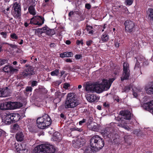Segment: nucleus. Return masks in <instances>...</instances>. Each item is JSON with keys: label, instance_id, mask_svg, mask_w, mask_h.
Wrapping results in <instances>:
<instances>
[{"label": "nucleus", "instance_id": "f257e3e1", "mask_svg": "<svg viewBox=\"0 0 153 153\" xmlns=\"http://www.w3.org/2000/svg\"><path fill=\"white\" fill-rule=\"evenodd\" d=\"M114 80V78L110 79L108 80L104 79L101 83L96 82L94 83V92L100 93L104 90H108Z\"/></svg>", "mask_w": 153, "mask_h": 153}, {"label": "nucleus", "instance_id": "f03ea898", "mask_svg": "<svg viewBox=\"0 0 153 153\" xmlns=\"http://www.w3.org/2000/svg\"><path fill=\"white\" fill-rule=\"evenodd\" d=\"M79 104L75 94L70 93L68 94L65 101L64 106L66 108H74Z\"/></svg>", "mask_w": 153, "mask_h": 153}, {"label": "nucleus", "instance_id": "7ed1b4c3", "mask_svg": "<svg viewBox=\"0 0 153 153\" xmlns=\"http://www.w3.org/2000/svg\"><path fill=\"white\" fill-rule=\"evenodd\" d=\"M90 144L91 147L97 151L101 149L104 145L103 139L97 135L93 136L90 140Z\"/></svg>", "mask_w": 153, "mask_h": 153}, {"label": "nucleus", "instance_id": "20e7f679", "mask_svg": "<svg viewBox=\"0 0 153 153\" xmlns=\"http://www.w3.org/2000/svg\"><path fill=\"white\" fill-rule=\"evenodd\" d=\"M36 123L39 128L45 129L51 124V120L48 114H45L42 117L38 118Z\"/></svg>", "mask_w": 153, "mask_h": 153}, {"label": "nucleus", "instance_id": "39448f33", "mask_svg": "<svg viewBox=\"0 0 153 153\" xmlns=\"http://www.w3.org/2000/svg\"><path fill=\"white\" fill-rule=\"evenodd\" d=\"M37 150L36 153H53L55 151V148L48 144H42L37 146L35 148Z\"/></svg>", "mask_w": 153, "mask_h": 153}, {"label": "nucleus", "instance_id": "423d86ee", "mask_svg": "<svg viewBox=\"0 0 153 153\" xmlns=\"http://www.w3.org/2000/svg\"><path fill=\"white\" fill-rule=\"evenodd\" d=\"M6 114L5 119V123L6 124L9 125L12 123L16 122L19 120V114H18L7 112Z\"/></svg>", "mask_w": 153, "mask_h": 153}, {"label": "nucleus", "instance_id": "0eeeda50", "mask_svg": "<svg viewBox=\"0 0 153 153\" xmlns=\"http://www.w3.org/2000/svg\"><path fill=\"white\" fill-rule=\"evenodd\" d=\"M21 8L20 5L17 2L13 3L12 10V14L15 18L20 17L21 15Z\"/></svg>", "mask_w": 153, "mask_h": 153}, {"label": "nucleus", "instance_id": "6e6552de", "mask_svg": "<svg viewBox=\"0 0 153 153\" xmlns=\"http://www.w3.org/2000/svg\"><path fill=\"white\" fill-rule=\"evenodd\" d=\"M130 75L129 65L127 62L123 64V72L121 77V80L123 81L128 78Z\"/></svg>", "mask_w": 153, "mask_h": 153}, {"label": "nucleus", "instance_id": "1a4fd4ad", "mask_svg": "<svg viewBox=\"0 0 153 153\" xmlns=\"http://www.w3.org/2000/svg\"><path fill=\"white\" fill-rule=\"evenodd\" d=\"M126 31L127 32L131 33L133 32L135 29V23L132 21L127 20L124 24Z\"/></svg>", "mask_w": 153, "mask_h": 153}, {"label": "nucleus", "instance_id": "9d476101", "mask_svg": "<svg viewBox=\"0 0 153 153\" xmlns=\"http://www.w3.org/2000/svg\"><path fill=\"white\" fill-rule=\"evenodd\" d=\"M34 74L33 68L32 67H29V68H25L24 71L20 73L21 77L26 78Z\"/></svg>", "mask_w": 153, "mask_h": 153}, {"label": "nucleus", "instance_id": "9b49d317", "mask_svg": "<svg viewBox=\"0 0 153 153\" xmlns=\"http://www.w3.org/2000/svg\"><path fill=\"white\" fill-rule=\"evenodd\" d=\"M44 19L41 16H34L31 19L30 24L41 26L44 23Z\"/></svg>", "mask_w": 153, "mask_h": 153}, {"label": "nucleus", "instance_id": "f8f14e48", "mask_svg": "<svg viewBox=\"0 0 153 153\" xmlns=\"http://www.w3.org/2000/svg\"><path fill=\"white\" fill-rule=\"evenodd\" d=\"M85 143V139L82 138H79L72 141V146L76 148L81 147Z\"/></svg>", "mask_w": 153, "mask_h": 153}, {"label": "nucleus", "instance_id": "ddd939ff", "mask_svg": "<svg viewBox=\"0 0 153 153\" xmlns=\"http://www.w3.org/2000/svg\"><path fill=\"white\" fill-rule=\"evenodd\" d=\"M17 102H8L0 103V109L1 110H7L10 109L13 105H16Z\"/></svg>", "mask_w": 153, "mask_h": 153}, {"label": "nucleus", "instance_id": "4468645a", "mask_svg": "<svg viewBox=\"0 0 153 153\" xmlns=\"http://www.w3.org/2000/svg\"><path fill=\"white\" fill-rule=\"evenodd\" d=\"M15 148L16 151L19 153H27L28 151L26 145L25 143L18 144L16 146Z\"/></svg>", "mask_w": 153, "mask_h": 153}, {"label": "nucleus", "instance_id": "2eb2a0df", "mask_svg": "<svg viewBox=\"0 0 153 153\" xmlns=\"http://www.w3.org/2000/svg\"><path fill=\"white\" fill-rule=\"evenodd\" d=\"M85 90L88 93L94 92V83L87 82L85 84L83 85Z\"/></svg>", "mask_w": 153, "mask_h": 153}, {"label": "nucleus", "instance_id": "dca6fc26", "mask_svg": "<svg viewBox=\"0 0 153 153\" xmlns=\"http://www.w3.org/2000/svg\"><path fill=\"white\" fill-rule=\"evenodd\" d=\"M15 137L17 141L22 142L24 140L25 136L23 132L19 131L16 134Z\"/></svg>", "mask_w": 153, "mask_h": 153}, {"label": "nucleus", "instance_id": "f3484780", "mask_svg": "<svg viewBox=\"0 0 153 153\" xmlns=\"http://www.w3.org/2000/svg\"><path fill=\"white\" fill-rule=\"evenodd\" d=\"M86 98L88 101L91 102H94L99 99L98 97L94 94H88L87 95Z\"/></svg>", "mask_w": 153, "mask_h": 153}, {"label": "nucleus", "instance_id": "a211bd4d", "mask_svg": "<svg viewBox=\"0 0 153 153\" xmlns=\"http://www.w3.org/2000/svg\"><path fill=\"white\" fill-rule=\"evenodd\" d=\"M120 114L124 117L126 120H129L131 117L130 112L128 111H120Z\"/></svg>", "mask_w": 153, "mask_h": 153}, {"label": "nucleus", "instance_id": "6ab92c4d", "mask_svg": "<svg viewBox=\"0 0 153 153\" xmlns=\"http://www.w3.org/2000/svg\"><path fill=\"white\" fill-rule=\"evenodd\" d=\"M109 40V36L107 33H103L101 36L100 42L102 43L107 42Z\"/></svg>", "mask_w": 153, "mask_h": 153}, {"label": "nucleus", "instance_id": "aec40b11", "mask_svg": "<svg viewBox=\"0 0 153 153\" xmlns=\"http://www.w3.org/2000/svg\"><path fill=\"white\" fill-rule=\"evenodd\" d=\"M88 127L90 129L94 131H97L98 130L97 125L94 123H91L88 125Z\"/></svg>", "mask_w": 153, "mask_h": 153}, {"label": "nucleus", "instance_id": "412c9836", "mask_svg": "<svg viewBox=\"0 0 153 153\" xmlns=\"http://www.w3.org/2000/svg\"><path fill=\"white\" fill-rule=\"evenodd\" d=\"M145 89L147 94H153V82L151 83L148 87L146 88Z\"/></svg>", "mask_w": 153, "mask_h": 153}, {"label": "nucleus", "instance_id": "4be33fe9", "mask_svg": "<svg viewBox=\"0 0 153 153\" xmlns=\"http://www.w3.org/2000/svg\"><path fill=\"white\" fill-rule=\"evenodd\" d=\"M73 53L71 52H66L61 53L60 54V56L62 58L65 57H71L73 56Z\"/></svg>", "mask_w": 153, "mask_h": 153}, {"label": "nucleus", "instance_id": "5701e85b", "mask_svg": "<svg viewBox=\"0 0 153 153\" xmlns=\"http://www.w3.org/2000/svg\"><path fill=\"white\" fill-rule=\"evenodd\" d=\"M147 15L148 19L150 20L153 19V9L151 8H148L147 11Z\"/></svg>", "mask_w": 153, "mask_h": 153}, {"label": "nucleus", "instance_id": "b1692460", "mask_svg": "<svg viewBox=\"0 0 153 153\" xmlns=\"http://www.w3.org/2000/svg\"><path fill=\"white\" fill-rule=\"evenodd\" d=\"M96 151L94 149L91 147L87 146L84 148V153H92Z\"/></svg>", "mask_w": 153, "mask_h": 153}, {"label": "nucleus", "instance_id": "393cba45", "mask_svg": "<svg viewBox=\"0 0 153 153\" xmlns=\"http://www.w3.org/2000/svg\"><path fill=\"white\" fill-rule=\"evenodd\" d=\"M86 30L89 34L92 35L95 31V29L93 27L90 25L87 26Z\"/></svg>", "mask_w": 153, "mask_h": 153}, {"label": "nucleus", "instance_id": "a878e982", "mask_svg": "<svg viewBox=\"0 0 153 153\" xmlns=\"http://www.w3.org/2000/svg\"><path fill=\"white\" fill-rule=\"evenodd\" d=\"M3 92L2 97H6L10 95V91L8 87H6L5 88H3Z\"/></svg>", "mask_w": 153, "mask_h": 153}, {"label": "nucleus", "instance_id": "bb28decb", "mask_svg": "<svg viewBox=\"0 0 153 153\" xmlns=\"http://www.w3.org/2000/svg\"><path fill=\"white\" fill-rule=\"evenodd\" d=\"M46 34L49 36H52L55 33V32L53 29H50L46 27L45 30Z\"/></svg>", "mask_w": 153, "mask_h": 153}, {"label": "nucleus", "instance_id": "cd10ccee", "mask_svg": "<svg viewBox=\"0 0 153 153\" xmlns=\"http://www.w3.org/2000/svg\"><path fill=\"white\" fill-rule=\"evenodd\" d=\"M126 124V123L122 122L121 123L118 124L117 126L123 128L127 130H130V128Z\"/></svg>", "mask_w": 153, "mask_h": 153}, {"label": "nucleus", "instance_id": "c85d7f7f", "mask_svg": "<svg viewBox=\"0 0 153 153\" xmlns=\"http://www.w3.org/2000/svg\"><path fill=\"white\" fill-rule=\"evenodd\" d=\"M29 13L31 15H35L36 14V12L34 7L33 6H30L28 9Z\"/></svg>", "mask_w": 153, "mask_h": 153}, {"label": "nucleus", "instance_id": "c756f323", "mask_svg": "<svg viewBox=\"0 0 153 153\" xmlns=\"http://www.w3.org/2000/svg\"><path fill=\"white\" fill-rule=\"evenodd\" d=\"M132 90L133 91V95L135 97H136L137 96V92L141 91L142 89L141 88H135L134 89V88H132Z\"/></svg>", "mask_w": 153, "mask_h": 153}, {"label": "nucleus", "instance_id": "7c9ffc66", "mask_svg": "<svg viewBox=\"0 0 153 153\" xmlns=\"http://www.w3.org/2000/svg\"><path fill=\"white\" fill-rule=\"evenodd\" d=\"M133 2V0H125V4L126 6H129L132 4Z\"/></svg>", "mask_w": 153, "mask_h": 153}, {"label": "nucleus", "instance_id": "2f4dec72", "mask_svg": "<svg viewBox=\"0 0 153 153\" xmlns=\"http://www.w3.org/2000/svg\"><path fill=\"white\" fill-rule=\"evenodd\" d=\"M10 66L9 65H6L5 66L3 69V71L7 73H9L10 72Z\"/></svg>", "mask_w": 153, "mask_h": 153}, {"label": "nucleus", "instance_id": "473e14b6", "mask_svg": "<svg viewBox=\"0 0 153 153\" xmlns=\"http://www.w3.org/2000/svg\"><path fill=\"white\" fill-rule=\"evenodd\" d=\"M59 73V70L58 69H56L54 71H52L51 73V74L52 76H57Z\"/></svg>", "mask_w": 153, "mask_h": 153}, {"label": "nucleus", "instance_id": "72a5a7b5", "mask_svg": "<svg viewBox=\"0 0 153 153\" xmlns=\"http://www.w3.org/2000/svg\"><path fill=\"white\" fill-rule=\"evenodd\" d=\"M8 60L7 59H0V65H4L7 63Z\"/></svg>", "mask_w": 153, "mask_h": 153}, {"label": "nucleus", "instance_id": "f704fd0d", "mask_svg": "<svg viewBox=\"0 0 153 153\" xmlns=\"http://www.w3.org/2000/svg\"><path fill=\"white\" fill-rule=\"evenodd\" d=\"M109 129L108 128H106L104 131L105 134H106L108 137H110L111 135L110 133L109 132L110 131Z\"/></svg>", "mask_w": 153, "mask_h": 153}, {"label": "nucleus", "instance_id": "c9c22d12", "mask_svg": "<svg viewBox=\"0 0 153 153\" xmlns=\"http://www.w3.org/2000/svg\"><path fill=\"white\" fill-rule=\"evenodd\" d=\"M46 29V27H43L41 29H38V32L39 33H42L45 32V30Z\"/></svg>", "mask_w": 153, "mask_h": 153}, {"label": "nucleus", "instance_id": "e433bc0d", "mask_svg": "<svg viewBox=\"0 0 153 153\" xmlns=\"http://www.w3.org/2000/svg\"><path fill=\"white\" fill-rule=\"evenodd\" d=\"M11 37L13 39H18V36L15 33H13L10 35Z\"/></svg>", "mask_w": 153, "mask_h": 153}, {"label": "nucleus", "instance_id": "4c0bfd02", "mask_svg": "<svg viewBox=\"0 0 153 153\" xmlns=\"http://www.w3.org/2000/svg\"><path fill=\"white\" fill-rule=\"evenodd\" d=\"M70 86V85L69 84L67 83H65L64 85L63 88L65 89H67Z\"/></svg>", "mask_w": 153, "mask_h": 153}, {"label": "nucleus", "instance_id": "58836bf2", "mask_svg": "<svg viewBox=\"0 0 153 153\" xmlns=\"http://www.w3.org/2000/svg\"><path fill=\"white\" fill-rule=\"evenodd\" d=\"M76 13L74 11H71L68 14V16L70 17H72V16H74L75 14Z\"/></svg>", "mask_w": 153, "mask_h": 153}, {"label": "nucleus", "instance_id": "ea45409f", "mask_svg": "<svg viewBox=\"0 0 153 153\" xmlns=\"http://www.w3.org/2000/svg\"><path fill=\"white\" fill-rule=\"evenodd\" d=\"M145 60V59L142 56L141 57H138L137 59V61L138 62H144Z\"/></svg>", "mask_w": 153, "mask_h": 153}, {"label": "nucleus", "instance_id": "a19ab883", "mask_svg": "<svg viewBox=\"0 0 153 153\" xmlns=\"http://www.w3.org/2000/svg\"><path fill=\"white\" fill-rule=\"evenodd\" d=\"M10 72H14L17 71V69L14 68H13V67L11 66H10Z\"/></svg>", "mask_w": 153, "mask_h": 153}, {"label": "nucleus", "instance_id": "79ce46f5", "mask_svg": "<svg viewBox=\"0 0 153 153\" xmlns=\"http://www.w3.org/2000/svg\"><path fill=\"white\" fill-rule=\"evenodd\" d=\"M8 45L11 48L16 49L17 48V46L15 44H8Z\"/></svg>", "mask_w": 153, "mask_h": 153}, {"label": "nucleus", "instance_id": "37998d69", "mask_svg": "<svg viewBox=\"0 0 153 153\" xmlns=\"http://www.w3.org/2000/svg\"><path fill=\"white\" fill-rule=\"evenodd\" d=\"M0 34L2 36V37L5 38L7 37V33L6 32H2L0 33Z\"/></svg>", "mask_w": 153, "mask_h": 153}, {"label": "nucleus", "instance_id": "c03bdc74", "mask_svg": "<svg viewBox=\"0 0 153 153\" xmlns=\"http://www.w3.org/2000/svg\"><path fill=\"white\" fill-rule=\"evenodd\" d=\"M140 62H138L137 61L136 63L135 64V67H134V69H137V68H139V67H140Z\"/></svg>", "mask_w": 153, "mask_h": 153}, {"label": "nucleus", "instance_id": "a18cd8bd", "mask_svg": "<svg viewBox=\"0 0 153 153\" xmlns=\"http://www.w3.org/2000/svg\"><path fill=\"white\" fill-rule=\"evenodd\" d=\"M82 57V56L81 54H76L75 56V58L77 59H80Z\"/></svg>", "mask_w": 153, "mask_h": 153}, {"label": "nucleus", "instance_id": "49530a36", "mask_svg": "<svg viewBox=\"0 0 153 153\" xmlns=\"http://www.w3.org/2000/svg\"><path fill=\"white\" fill-rule=\"evenodd\" d=\"M93 41L92 40H90L87 41L86 45L87 46L90 45L92 43Z\"/></svg>", "mask_w": 153, "mask_h": 153}, {"label": "nucleus", "instance_id": "de8ad7c7", "mask_svg": "<svg viewBox=\"0 0 153 153\" xmlns=\"http://www.w3.org/2000/svg\"><path fill=\"white\" fill-rule=\"evenodd\" d=\"M32 90V88L30 87H27L26 88V91H31Z\"/></svg>", "mask_w": 153, "mask_h": 153}, {"label": "nucleus", "instance_id": "09e8293b", "mask_svg": "<svg viewBox=\"0 0 153 153\" xmlns=\"http://www.w3.org/2000/svg\"><path fill=\"white\" fill-rule=\"evenodd\" d=\"M86 120L85 119H83L82 120L80 121L79 122V124L80 125H82V124L86 122Z\"/></svg>", "mask_w": 153, "mask_h": 153}, {"label": "nucleus", "instance_id": "8fccbe9b", "mask_svg": "<svg viewBox=\"0 0 153 153\" xmlns=\"http://www.w3.org/2000/svg\"><path fill=\"white\" fill-rule=\"evenodd\" d=\"M19 128V126L17 124H15L13 127V128L14 129H15L16 130H18Z\"/></svg>", "mask_w": 153, "mask_h": 153}, {"label": "nucleus", "instance_id": "3c124183", "mask_svg": "<svg viewBox=\"0 0 153 153\" xmlns=\"http://www.w3.org/2000/svg\"><path fill=\"white\" fill-rule=\"evenodd\" d=\"M76 43L77 45H79L80 44L82 45L83 44V42L82 40H77L76 41Z\"/></svg>", "mask_w": 153, "mask_h": 153}, {"label": "nucleus", "instance_id": "603ef678", "mask_svg": "<svg viewBox=\"0 0 153 153\" xmlns=\"http://www.w3.org/2000/svg\"><path fill=\"white\" fill-rule=\"evenodd\" d=\"M85 7L87 9L89 10L91 7V6L89 4H86L85 5Z\"/></svg>", "mask_w": 153, "mask_h": 153}, {"label": "nucleus", "instance_id": "864d4df0", "mask_svg": "<svg viewBox=\"0 0 153 153\" xmlns=\"http://www.w3.org/2000/svg\"><path fill=\"white\" fill-rule=\"evenodd\" d=\"M37 85V82L36 81H33L32 82L31 86L33 87L34 86Z\"/></svg>", "mask_w": 153, "mask_h": 153}, {"label": "nucleus", "instance_id": "5fc2aeb1", "mask_svg": "<svg viewBox=\"0 0 153 153\" xmlns=\"http://www.w3.org/2000/svg\"><path fill=\"white\" fill-rule=\"evenodd\" d=\"M103 106L105 107L108 108L109 107V105L106 102H105L103 103Z\"/></svg>", "mask_w": 153, "mask_h": 153}, {"label": "nucleus", "instance_id": "6e6d98bb", "mask_svg": "<svg viewBox=\"0 0 153 153\" xmlns=\"http://www.w3.org/2000/svg\"><path fill=\"white\" fill-rule=\"evenodd\" d=\"M3 92V88H0V97H2Z\"/></svg>", "mask_w": 153, "mask_h": 153}, {"label": "nucleus", "instance_id": "4d7b16f0", "mask_svg": "<svg viewBox=\"0 0 153 153\" xmlns=\"http://www.w3.org/2000/svg\"><path fill=\"white\" fill-rule=\"evenodd\" d=\"M65 61L67 62H72V59H67L65 60Z\"/></svg>", "mask_w": 153, "mask_h": 153}, {"label": "nucleus", "instance_id": "13d9d810", "mask_svg": "<svg viewBox=\"0 0 153 153\" xmlns=\"http://www.w3.org/2000/svg\"><path fill=\"white\" fill-rule=\"evenodd\" d=\"M27 61V60H26L22 59L20 60V63L21 64H25Z\"/></svg>", "mask_w": 153, "mask_h": 153}, {"label": "nucleus", "instance_id": "bf43d9fd", "mask_svg": "<svg viewBox=\"0 0 153 153\" xmlns=\"http://www.w3.org/2000/svg\"><path fill=\"white\" fill-rule=\"evenodd\" d=\"M55 44L54 43H51L50 45V46L51 47L53 48L54 47Z\"/></svg>", "mask_w": 153, "mask_h": 153}, {"label": "nucleus", "instance_id": "052dcab7", "mask_svg": "<svg viewBox=\"0 0 153 153\" xmlns=\"http://www.w3.org/2000/svg\"><path fill=\"white\" fill-rule=\"evenodd\" d=\"M65 43L67 45H69L71 44V42L70 40H67L66 41Z\"/></svg>", "mask_w": 153, "mask_h": 153}, {"label": "nucleus", "instance_id": "680f3d73", "mask_svg": "<svg viewBox=\"0 0 153 153\" xmlns=\"http://www.w3.org/2000/svg\"><path fill=\"white\" fill-rule=\"evenodd\" d=\"M115 46L117 47H118L119 46V43L116 42L115 43Z\"/></svg>", "mask_w": 153, "mask_h": 153}, {"label": "nucleus", "instance_id": "e2e57ef3", "mask_svg": "<svg viewBox=\"0 0 153 153\" xmlns=\"http://www.w3.org/2000/svg\"><path fill=\"white\" fill-rule=\"evenodd\" d=\"M30 24V23L29 24H28L27 22H25L24 24L25 27H27Z\"/></svg>", "mask_w": 153, "mask_h": 153}, {"label": "nucleus", "instance_id": "0e129e2a", "mask_svg": "<svg viewBox=\"0 0 153 153\" xmlns=\"http://www.w3.org/2000/svg\"><path fill=\"white\" fill-rule=\"evenodd\" d=\"M82 88V86L81 85H79L78 86V88L79 90L80 91V89H81Z\"/></svg>", "mask_w": 153, "mask_h": 153}, {"label": "nucleus", "instance_id": "69168bd1", "mask_svg": "<svg viewBox=\"0 0 153 153\" xmlns=\"http://www.w3.org/2000/svg\"><path fill=\"white\" fill-rule=\"evenodd\" d=\"M106 25H107L105 24L103 26V29L102 30V32H103L104 31V29H105L106 27Z\"/></svg>", "mask_w": 153, "mask_h": 153}, {"label": "nucleus", "instance_id": "338daca9", "mask_svg": "<svg viewBox=\"0 0 153 153\" xmlns=\"http://www.w3.org/2000/svg\"><path fill=\"white\" fill-rule=\"evenodd\" d=\"M56 84H57L58 85H59L61 83V82L60 81H57L56 82Z\"/></svg>", "mask_w": 153, "mask_h": 153}, {"label": "nucleus", "instance_id": "774afa93", "mask_svg": "<svg viewBox=\"0 0 153 153\" xmlns=\"http://www.w3.org/2000/svg\"><path fill=\"white\" fill-rule=\"evenodd\" d=\"M97 108L99 110H101V106L100 105H98L97 107Z\"/></svg>", "mask_w": 153, "mask_h": 153}]
</instances>
